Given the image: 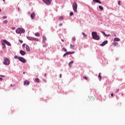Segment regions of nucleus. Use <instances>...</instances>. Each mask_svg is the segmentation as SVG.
I'll list each match as a JSON object with an SVG mask.
<instances>
[{"mask_svg": "<svg viewBox=\"0 0 125 125\" xmlns=\"http://www.w3.org/2000/svg\"><path fill=\"white\" fill-rule=\"evenodd\" d=\"M92 37L93 40H95V41H99V39H100L99 35H97V32H92Z\"/></svg>", "mask_w": 125, "mask_h": 125, "instance_id": "f257e3e1", "label": "nucleus"}, {"mask_svg": "<svg viewBox=\"0 0 125 125\" xmlns=\"http://www.w3.org/2000/svg\"><path fill=\"white\" fill-rule=\"evenodd\" d=\"M16 32L17 34H24L25 33V29L22 27H19L16 29Z\"/></svg>", "mask_w": 125, "mask_h": 125, "instance_id": "f03ea898", "label": "nucleus"}, {"mask_svg": "<svg viewBox=\"0 0 125 125\" xmlns=\"http://www.w3.org/2000/svg\"><path fill=\"white\" fill-rule=\"evenodd\" d=\"M72 8L74 12H78V11L77 10L78 9V4H77V2H74L72 3Z\"/></svg>", "mask_w": 125, "mask_h": 125, "instance_id": "7ed1b4c3", "label": "nucleus"}, {"mask_svg": "<svg viewBox=\"0 0 125 125\" xmlns=\"http://www.w3.org/2000/svg\"><path fill=\"white\" fill-rule=\"evenodd\" d=\"M27 40H28V41H35V42H39V39H37V38H35L33 37H31V36H27Z\"/></svg>", "mask_w": 125, "mask_h": 125, "instance_id": "20e7f679", "label": "nucleus"}, {"mask_svg": "<svg viewBox=\"0 0 125 125\" xmlns=\"http://www.w3.org/2000/svg\"><path fill=\"white\" fill-rule=\"evenodd\" d=\"M4 65H6L7 66H8L9 64H10V61L8 58H5L4 59V62H3Z\"/></svg>", "mask_w": 125, "mask_h": 125, "instance_id": "39448f33", "label": "nucleus"}, {"mask_svg": "<svg viewBox=\"0 0 125 125\" xmlns=\"http://www.w3.org/2000/svg\"><path fill=\"white\" fill-rule=\"evenodd\" d=\"M42 1L44 3H45L46 5H50L52 2V0H42Z\"/></svg>", "mask_w": 125, "mask_h": 125, "instance_id": "423d86ee", "label": "nucleus"}, {"mask_svg": "<svg viewBox=\"0 0 125 125\" xmlns=\"http://www.w3.org/2000/svg\"><path fill=\"white\" fill-rule=\"evenodd\" d=\"M19 60L21 62H22V63H26L27 62V60L22 57H19Z\"/></svg>", "mask_w": 125, "mask_h": 125, "instance_id": "0eeeda50", "label": "nucleus"}, {"mask_svg": "<svg viewBox=\"0 0 125 125\" xmlns=\"http://www.w3.org/2000/svg\"><path fill=\"white\" fill-rule=\"evenodd\" d=\"M3 42L4 43H5L6 44H7L8 46H11V43H10V42H8L7 41L4 40H3Z\"/></svg>", "mask_w": 125, "mask_h": 125, "instance_id": "6e6552de", "label": "nucleus"}, {"mask_svg": "<svg viewBox=\"0 0 125 125\" xmlns=\"http://www.w3.org/2000/svg\"><path fill=\"white\" fill-rule=\"evenodd\" d=\"M108 43V41L105 40V41L103 42L101 44H100L101 46H104V45H106Z\"/></svg>", "mask_w": 125, "mask_h": 125, "instance_id": "1a4fd4ad", "label": "nucleus"}, {"mask_svg": "<svg viewBox=\"0 0 125 125\" xmlns=\"http://www.w3.org/2000/svg\"><path fill=\"white\" fill-rule=\"evenodd\" d=\"M24 85H29L30 84V82L29 81H25L23 83Z\"/></svg>", "mask_w": 125, "mask_h": 125, "instance_id": "9d476101", "label": "nucleus"}, {"mask_svg": "<svg viewBox=\"0 0 125 125\" xmlns=\"http://www.w3.org/2000/svg\"><path fill=\"white\" fill-rule=\"evenodd\" d=\"M20 54H21V55H22L23 56H24V55H26V52H25L24 51H23V50H20Z\"/></svg>", "mask_w": 125, "mask_h": 125, "instance_id": "9b49d317", "label": "nucleus"}, {"mask_svg": "<svg viewBox=\"0 0 125 125\" xmlns=\"http://www.w3.org/2000/svg\"><path fill=\"white\" fill-rule=\"evenodd\" d=\"M35 17H36V14L35 13H32L31 14V19H35Z\"/></svg>", "mask_w": 125, "mask_h": 125, "instance_id": "f8f14e48", "label": "nucleus"}, {"mask_svg": "<svg viewBox=\"0 0 125 125\" xmlns=\"http://www.w3.org/2000/svg\"><path fill=\"white\" fill-rule=\"evenodd\" d=\"M93 1L95 3H99L101 4V1L100 0H93Z\"/></svg>", "mask_w": 125, "mask_h": 125, "instance_id": "ddd939ff", "label": "nucleus"}, {"mask_svg": "<svg viewBox=\"0 0 125 125\" xmlns=\"http://www.w3.org/2000/svg\"><path fill=\"white\" fill-rule=\"evenodd\" d=\"M26 50L30 52L31 51V49L30 48V47L29 46V45H26V47H25Z\"/></svg>", "mask_w": 125, "mask_h": 125, "instance_id": "4468645a", "label": "nucleus"}, {"mask_svg": "<svg viewBox=\"0 0 125 125\" xmlns=\"http://www.w3.org/2000/svg\"><path fill=\"white\" fill-rule=\"evenodd\" d=\"M43 41L42 42V43H44L45 42V41H46V37L44 36H42Z\"/></svg>", "mask_w": 125, "mask_h": 125, "instance_id": "2eb2a0df", "label": "nucleus"}, {"mask_svg": "<svg viewBox=\"0 0 125 125\" xmlns=\"http://www.w3.org/2000/svg\"><path fill=\"white\" fill-rule=\"evenodd\" d=\"M66 55H70V54H74L75 52H66Z\"/></svg>", "mask_w": 125, "mask_h": 125, "instance_id": "dca6fc26", "label": "nucleus"}, {"mask_svg": "<svg viewBox=\"0 0 125 125\" xmlns=\"http://www.w3.org/2000/svg\"><path fill=\"white\" fill-rule=\"evenodd\" d=\"M73 63H74V61H72L71 62H69L68 66H69V67H72V65H73Z\"/></svg>", "mask_w": 125, "mask_h": 125, "instance_id": "f3484780", "label": "nucleus"}, {"mask_svg": "<svg viewBox=\"0 0 125 125\" xmlns=\"http://www.w3.org/2000/svg\"><path fill=\"white\" fill-rule=\"evenodd\" d=\"M114 42H120V41H121V39L118 38H115L114 39Z\"/></svg>", "mask_w": 125, "mask_h": 125, "instance_id": "a211bd4d", "label": "nucleus"}, {"mask_svg": "<svg viewBox=\"0 0 125 125\" xmlns=\"http://www.w3.org/2000/svg\"><path fill=\"white\" fill-rule=\"evenodd\" d=\"M98 77H99V81H101V80H102V76H101V73H100L99 74Z\"/></svg>", "mask_w": 125, "mask_h": 125, "instance_id": "6ab92c4d", "label": "nucleus"}, {"mask_svg": "<svg viewBox=\"0 0 125 125\" xmlns=\"http://www.w3.org/2000/svg\"><path fill=\"white\" fill-rule=\"evenodd\" d=\"M34 35L36 36V37H40V36H41L39 32L35 33Z\"/></svg>", "mask_w": 125, "mask_h": 125, "instance_id": "aec40b11", "label": "nucleus"}, {"mask_svg": "<svg viewBox=\"0 0 125 125\" xmlns=\"http://www.w3.org/2000/svg\"><path fill=\"white\" fill-rule=\"evenodd\" d=\"M74 47H75V45H72V44H70L71 49H74Z\"/></svg>", "mask_w": 125, "mask_h": 125, "instance_id": "412c9836", "label": "nucleus"}, {"mask_svg": "<svg viewBox=\"0 0 125 125\" xmlns=\"http://www.w3.org/2000/svg\"><path fill=\"white\" fill-rule=\"evenodd\" d=\"M99 8L101 10H104V8L103 7H102L101 5L99 6Z\"/></svg>", "mask_w": 125, "mask_h": 125, "instance_id": "4be33fe9", "label": "nucleus"}, {"mask_svg": "<svg viewBox=\"0 0 125 125\" xmlns=\"http://www.w3.org/2000/svg\"><path fill=\"white\" fill-rule=\"evenodd\" d=\"M35 82L39 83H40V79L39 78H36L35 79Z\"/></svg>", "mask_w": 125, "mask_h": 125, "instance_id": "5701e85b", "label": "nucleus"}, {"mask_svg": "<svg viewBox=\"0 0 125 125\" xmlns=\"http://www.w3.org/2000/svg\"><path fill=\"white\" fill-rule=\"evenodd\" d=\"M2 48L3 49L5 48V44L4 43H2Z\"/></svg>", "mask_w": 125, "mask_h": 125, "instance_id": "b1692460", "label": "nucleus"}, {"mask_svg": "<svg viewBox=\"0 0 125 125\" xmlns=\"http://www.w3.org/2000/svg\"><path fill=\"white\" fill-rule=\"evenodd\" d=\"M14 58H15V59H18L19 60V57H18L17 55H15L14 57Z\"/></svg>", "mask_w": 125, "mask_h": 125, "instance_id": "393cba45", "label": "nucleus"}, {"mask_svg": "<svg viewBox=\"0 0 125 125\" xmlns=\"http://www.w3.org/2000/svg\"><path fill=\"white\" fill-rule=\"evenodd\" d=\"M63 19L64 17H63V16H61L59 18V20H63Z\"/></svg>", "mask_w": 125, "mask_h": 125, "instance_id": "a878e982", "label": "nucleus"}, {"mask_svg": "<svg viewBox=\"0 0 125 125\" xmlns=\"http://www.w3.org/2000/svg\"><path fill=\"white\" fill-rule=\"evenodd\" d=\"M8 22V21H7V20H5V21H3V24H7Z\"/></svg>", "mask_w": 125, "mask_h": 125, "instance_id": "bb28decb", "label": "nucleus"}, {"mask_svg": "<svg viewBox=\"0 0 125 125\" xmlns=\"http://www.w3.org/2000/svg\"><path fill=\"white\" fill-rule=\"evenodd\" d=\"M82 35L83 36L84 38H86L87 36L85 33H84V32H82Z\"/></svg>", "mask_w": 125, "mask_h": 125, "instance_id": "cd10ccee", "label": "nucleus"}, {"mask_svg": "<svg viewBox=\"0 0 125 125\" xmlns=\"http://www.w3.org/2000/svg\"><path fill=\"white\" fill-rule=\"evenodd\" d=\"M73 15H74V13H73V12H70V13H69V16H70V17H71V16H73Z\"/></svg>", "mask_w": 125, "mask_h": 125, "instance_id": "c85d7f7f", "label": "nucleus"}, {"mask_svg": "<svg viewBox=\"0 0 125 125\" xmlns=\"http://www.w3.org/2000/svg\"><path fill=\"white\" fill-rule=\"evenodd\" d=\"M62 50H64V51H65V52H67V49H66V48L62 47Z\"/></svg>", "mask_w": 125, "mask_h": 125, "instance_id": "c756f323", "label": "nucleus"}, {"mask_svg": "<svg viewBox=\"0 0 125 125\" xmlns=\"http://www.w3.org/2000/svg\"><path fill=\"white\" fill-rule=\"evenodd\" d=\"M83 78V79H84V80H86V81L88 80V78L86 76H84Z\"/></svg>", "mask_w": 125, "mask_h": 125, "instance_id": "7c9ffc66", "label": "nucleus"}, {"mask_svg": "<svg viewBox=\"0 0 125 125\" xmlns=\"http://www.w3.org/2000/svg\"><path fill=\"white\" fill-rule=\"evenodd\" d=\"M7 18V16H4L2 17V19H6Z\"/></svg>", "mask_w": 125, "mask_h": 125, "instance_id": "2f4dec72", "label": "nucleus"}, {"mask_svg": "<svg viewBox=\"0 0 125 125\" xmlns=\"http://www.w3.org/2000/svg\"><path fill=\"white\" fill-rule=\"evenodd\" d=\"M113 44L114 45H117V44H118V43L117 42H114Z\"/></svg>", "mask_w": 125, "mask_h": 125, "instance_id": "473e14b6", "label": "nucleus"}, {"mask_svg": "<svg viewBox=\"0 0 125 125\" xmlns=\"http://www.w3.org/2000/svg\"><path fill=\"white\" fill-rule=\"evenodd\" d=\"M19 42H20L21 43H23V41L21 40H19Z\"/></svg>", "mask_w": 125, "mask_h": 125, "instance_id": "72a5a7b5", "label": "nucleus"}, {"mask_svg": "<svg viewBox=\"0 0 125 125\" xmlns=\"http://www.w3.org/2000/svg\"><path fill=\"white\" fill-rule=\"evenodd\" d=\"M72 41H73V42H75L76 41V38L73 37L72 38Z\"/></svg>", "mask_w": 125, "mask_h": 125, "instance_id": "f704fd0d", "label": "nucleus"}, {"mask_svg": "<svg viewBox=\"0 0 125 125\" xmlns=\"http://www.w3.org/2000/svg\"><path fill=\"white\" fill-rule=\"evenodd\" d=\"M101 32L102 33V34H103V35H104V36H105L106 33H105V32H104V31H101Z\"/></svg>", "mask_w": 125, "mask_h": 125, "instance_id": "c9c22d12", "label": "nucleus"}, {"mask_svg": "<svg viewBox=\"0 0 125 125\" xmlns=\"http://www.w3.org/2000/svg\"><path fill=\"white\" fill-rule=\"evenodd\" d=\"M110 36H111L110 34H108V35L105 34V37H110Z\"/></svg>", "mask_w": 125, "mask_h": 125, "instance_id": "e433bc0d", "label": "nucleus"}, {"mask_svg": "<svg viewBox=\"0 0 125 125\" xmlns=\"http://www.w3.org/2000/svg\"><path fill=\"white\" fill-rule=\"evenodd\" d=\"M66 55H67V53H65L63 55V57H65V56H66Z\"/></svg>", "mask_w": 125, "mask_h": 125, "instance_id": "4c0bfd02", "label": "nucleus"}, {"mask_svg": "<svg viewBox=\"0 0 125 125\" xmlns=\"http://www.w3.org/2000/svg\"><path fill=\"white\" fill-rule=\"evenodd\" d=\"M0 77H1L2 78H4V77H5V76L0 75Z\"/></svg>", "mask_w": 125, "mask_h": 125, "instance_id": "58836bf2", "label": "nucleus"}, {"mask_svg": "<svg viewBox=\"0 0 125 125\" xmlns=\"http://www.w3.org/2000/svg\"><path fill=\"white\" fill-rule=\"evenodd\" d=\"M119 90H120L119 89H117L116 90V91H115V92H116V93L119 92Z\"/></svg>", "mask_w": 125, "mask_h": 125, "instance_id": "ea45409f", "label": "nucleus"}, {"mask_svg": "<svg viewBox=\"0 0 125 125\" xmlns=\"http://www.w3.org/2000/svg\"><path fill=\"white\" fill-rule=\"evenodd\" d=\"M119 5H121V1H118Z\"/></svg>", "mask_w": 125, "mask_h": 125, "instance_id": "a19ab883", "label": "nucleus"}, {"mask_svg": "<svg viewBox=\"0 0 125 125\" xmlns=\"http://www.w3.org/2000/svg\"><path fill=\"white\" fill-rule=\"evenodd\" d=\"M62 25H63V24H62V23H60V24H59V25L60 26H62Z\"/></svg>", "mask_w": 125, "mask_h": 125, "instance_id": "79ce46f5", "label": "nucleus"}, {"mask_svg": "<svg viewBox=\"0 0 125 125\" xmlns=\"http://www.w3.org/2000/svg\"><path fill=\"white\" fill-rule=\"evenodd\" d=\"M43 47H46V44L43 45Z\"/></svg>", "mask_w": 125, "mask_h": 125, "instance_id": "37998d69", "label": "nucleus"}, {"mask_svg": "<svg viewBox=\"0 0 125 125\" xmlns=\"http://www.w3.org/2000/svg\"><path fill=\"white\" fill-rule=\"evenodd\" d=\"M25 45H26V44L23 43V44H22L23 47H25Z\"/></svg>", "mask_w": 125, "mask_h": 125, "instance_id": "c03bdc74", "label": "nucleus"}, {"mask_svg": "<svg viewBox=\"0 0 125 125\" xmlns=\"http://www.w3.org/2000/svg\"><path fill=\"white\" fill-rule=\"evenodd\" d=\"M3 80V79H2V78L0 77V81L1 82V81H2Z\"/></svg>", "mask_w": 125, "mask_h": 125, "instance_id": "a18cd8bd", "label": "nucleus"}, {"mask_svg": "<svg viewBox=\"0 0 125 125\" xmlns=\"http://www.w3.org/2000/svg\"><path fill=\"white\" fill-rule=\"evenodd\" d=\"M91 99L92 100H94V97H92L91 98Z\"/></svg>", "mask_w": 125, "mask_h": 125, "instance_id": "49530a36", "label": "nucleus"}, {"mask_svg": "<svg viewBox=\"0 0 125 125\" xmlns=\"http://www.w3.org/2000/svg\"><path fill=\"white\" fill-rule=\"evenodd\" d=\"M60 78H62V74H60Z\"/></svg>", "mask_w": 125, "mask_h": 125, "instance_id": "de8ad7c7", "label": "nucleus"}, {"mask_svg": "<svg viewBox=\"0 0 125 125\" xmlns=\"http://www.w3.org/2000/svg\"><path fill=\"white\" fill-rule=\"evenodd\" d=\"M43 81L44 82V83L46 82V81L45 80H44V79H43Z\"/></svg>", "mask_w": 125, "mask_h": 125, "instance_id": "09e8293b", "label": "nucleus"}, {"mask_svg": "<svg viewBox=\"0 0 125 125\" xmlns=\"http://www.w3.org/2000/svg\"><path fill=\"white\" fill-rule=\"evenodd\" d=\"M12 30H15V27H13L12 28Z\"/></svg>", "mask_w": 125, "mask_h": 125, "instance_id": "8fccbe9b", "label": "nucleus"}, {"mask_svg": "<svg viewBox=\"0 0 125 125\" xmlns=\"http://www.w3.org/2000/svg\"><path fill=\"white\" fill-rule=\"evenodd\" d=\"M114 36H115V37H117V35L116 34V33H114Z\"/></svg>", "mask_w": 125, "mask_h": 125, "instance_id": "3c124183", "label": "nucleus"}, {"mask_svg": "<svg viewBox=\"0 0 125 125\" xmlns=\"http://www.w3.org/2000/svg\"><path fill=\"white\" fill-rule=\"evenodd\" d=\"M113 93H111V96H113Z\"/></svg>", "mask_w": 125, "mask_h": 125, "instance_id": "603ef678", "label": "nucleus"}, {"mask_svg": "<svg viewBox=\"0 0 125 125\" xmlns=\"http://www.w3.org/2000/svg\"><path fill=\"white\" fill-rule=\"evenodd\" d=\"M23 75H25V74H26V72H23Z\"/></svg>", "mask_w": 125, "mask_h": 125, "instance_id": "864d4df0", "label": "nucleus"}, {"mask_svg": "<svg viewBox=\"0 0 125 125\" xmlns=\"http://www.w3.org/2000/svg\"><path fill=\"white\" fill-rule=\"evenodd\" d=\"M44 77H46V73L44 74Z\"/></svg>", "mask_w": 125, "mask_h": 125, "instance_id": "5fc2aeb1", "label": "nucleus"}, {"mask_svg": "<svg viewBox=\"0 0 125 125\" xmlns=\"http://www.w3.org/2000/svg\"><path fill=\"white\" fill-rule=\"evenodd\" d=\"M62 41L64 42V40L63 39H62Z\"/></svg>", "mask_w": 125, "mask_h": 125, "instance_id": "6e6d98bb", "label": "nucleus"}, {"mask_svg": "<svg viewBox=\"0 0 125 125\" xmlns=\"http://www.w3.org/2000/svg\"><path fill=\"white\" fill-rule=\"evenodd\" d=\"M18 10H19V11H20V9L19 8H18Z\"/></svg>", "mask_w": 125, "mask_h": 125, "instance_id": "4d7b16f0", "label": "nucleus"}, {"mask_svg": "<svg viewBox=\"0 0 125 125\" xmlns=\"http://www.w3.org/2000/svg\"><path fill=\"white\" fill-rule=\"evenodd\" d=\"M0 12H1V9H0Z\"/></svg>", "mask_w": 125, "mask_h": 125, "instance_id": "13d9d810", "label": "nucleus"}, {"mask_svg": "<svg viewBox=\"0 0 125 125\" xmlns=\"http://www.w3.org/2000/svg\"><path fill=\"white\" fill-rule=\"evenodd\" d=\"M3 1H4V2L5 1V0H3Z\"/></svg>", "mask_w": 125, "mask_h": 125, "instance_id": "bf43d9fd", "label": "nucleus"}, {"mask_svg": "<svg viewBox=\"0 0 125 125\" xmlns=\"http://www.w3.org/2000/svg\"><path fill=\"white\" fill-rule=\"evenodd\" d=\"M28 13H29V14H31V13H30V12H29Z\"/></svg>", "mask_w": 125, "mask_h": 125, "instance_id": "052dcab7", "label": "nucleus"}, {"mask_svg": "<svg viewBox=\"0 0 125 125\" xmlns=\"http://www.w3.org/2000/svg\"><path fill=\"white\" fill-rule=\"evenodd\" d=\"M11 86H12V84H11Z\"/></svg>", "mask_w": 125, "mask_h": 125, "instance_id": "680f3d73", "label": "nucleus"}]
</instances>
